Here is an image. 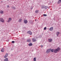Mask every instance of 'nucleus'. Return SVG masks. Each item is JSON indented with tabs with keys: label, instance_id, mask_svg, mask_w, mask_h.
I'll list each match as a JSON object with an SVG mask.
<instances>
[{
	"label": "nucleus",
	"instance_id": "f257e3e1",
	"mask_svg": "<svg viewBox=\"0 0 61 61\" xmlns=\"http://www.w3.org/2000/svg\"><path fill=\"white\" fill-rule=\"evenodd\" d=\"M0 21L2 23H4L5 22V20L2 18H0Z\"/></svg>",
	"mask_w": 61,
	"mask_h": 61
},
{
	"label": "nucleus",
	"instance_id": "f03ea898",
	"mask_svg": "<svg viewBox=\"0 0 61 61\" xmlns=\"http://www.w3.org/2000/svg\"><path fill=\"white\" fill-rule=\"evenodd\" d=\"M51 49H47L46 51V53H47H47H49L50 52Z\"/></svg>",
	"mask_w": 61,
	"mask_h": 61
},
{
	"label": "nucleus",
	"instance_id": "7ed1b4c3",
	"mask_svg": "<svg viewBox=\"0 0 61 61\" xmlns=\"http://www.w3.org/2000/svg\"><path fill=\"white\" fill-rule=\"evenodd\" d=\"M11 20H12V18H9L7 22H9L11 21Z\"/></svg>",
	"mask_w": 61,
	"mask_h": 61
},
{
	"label": "nucleus",
	"instance_id": "20e7f679",
	"mask_svg": "<svg viewBox=\"0 0 61 61\" xmlns=\"http://www.w3.org/2000/svg\"><path fill=\"white\" fill-rule=\"evenodd\" d=\"M24 22L25 24H27L28 21H27V20H24Z\"/></svg>",
	"mask_w": 61,
	"mask_h": 61
},
{
	"label": "nucleus",
	"instance_id": "39448f33",
	"mask_svg": "<svg viewBox=\"0 0 61 61\" xmlns=\"http://www.w3.org/2000/svg\"><path fill=\"white\" fill-rule=\"evenodd\" d=\"M8 53H6L5 56H4V58H6V57H7V56H8Z\"/></svg>",
	"mask_w": 61,
	"mask_h": 61
},
{
	"label": "nucleus",
	"instance_id": "423d86ee",
	"mask_svg": "<svg viewBox=\"0 0 61 61\" xmlns=\"http://www.w3.org/2000/svg\"><path fill=\"white\" fill-rule=\"evenodd\" d=\"M48 41L49 42H51L52 41V39H48Z\"/></svg>",
	"mask_w": 61,
	"mask_h": 61
},
{
	"label": "nucleus",
	"instance_id": "0eeeda50",
	"mask_svg": "<svg viewBox=\"0 0 61 61\" xmlns=\"http://www.w3.org/2000/svg\"><path fill=\"white\" fill-rule=\"evenodd\" d=\"M58 51V50H57V49H56L54 51V52H55V53H57V52Z\"/></svg>",
	"mask_w": 61,
	"mask_h": 61
},
{
	"label": "nucleus",
	"instance_id": "6e6552de",
	"mask_svg": "<svg viewBox=\"0 0 61 61\" xmlns=\"http://www.w3.org/2000/svg\"><path fill=\"white\" fill-rule=\"evenodd\" d=\"M32 41L33 42H35L36 41V40L35 38H33L32 39Z\"/></svg>",
	"mask_w": 61,
	"mask_h": 61
},
{
	"label": "nucleus",
	"instance_id": "1a4fd4ad",
	"mask_svg": "<svg viewBox=\"0 0 61 61\" xmlns=\"http://www.w3.org/2000/svg\"><path fill=\"white\" fill-rule=\"evenodd\" d=\"M4 51L5 49H4L3 48L2 49V50H1V51L2 52H4Z\"/></svg>",
	"mask_w": 61,
	"mask_h": 61
},
{
	"label": "nucleus",
	"instance_id": "9d476101",
	"mask_svg": "<svg viewBox=\"0 0 61 61\" xmlns=\"http://www.w3.org/2000/svg\"><path fill=\"white\" fill-rule=\"evenodd\" d=\"M53 27H51L49 29L51 31L52 30H53Z\"/></svg>",
	"mask_w": 61,
	"mask_h": 61
},
{
	"label": "nucleus",
	"instance_id": "9b49d317",
	"mask_svg": "<svg viewBox=\"0 0 61 61\" xmlns=\"http://www.w3.org/2000/svg\"><path fill=\"white\" fill-rule=\"evenodd\" d=\"M27 33L28 34H30V35H31V31H28L27 32Z\"/></svg>",
	"mask_w": 61,
	"mask_h": 61
},
{
	"label": "nucleus",
	"instance_id": "f8f14e48",
	"mask_svg": "<svg viewBox=\"0 0 61 61\" xmlns=\"http://www.w3.org/2000/svg\"><path fill=\"white\" fill-rule=\"evenodd\" d=\"M18 21L19 22H21V21H22V19L21 18Z\"/></svg>",
	"mask_w": 61,
	"mask_h": 61
},
{
	"label": "nucleus",
	"instance_id": "ddd939ff",
	"mask_svg": "<svg viewBox=\"0 0 61 61\" xmlns=\"http://www.w3.org/2000/svg\"><path fill=\"white\" fill-rule=\"evenodd\" d=\"M4 61H8V58H5L4 60Z\"/></svg>",
	"mask_w": 61,
	"mask_h": 61
},
{
	"label": "nucleus",
	"instance_id": "4468645a",
	"mask_svg": "<svg viewBox=\"0 0 61 61\" xmlns=\"http://www.w3.org/2000/svg\"><path fill=\"white\" fill-rule=\"evenodd\" d=\"M61 2V0H59V1H58V4H60Z\"/></svg>",
	"mask_w": 61,
	"mask_h": 61
},
{
	"label": "nucleus",
	"instance_id": "2eb2a0df",
	"mask_svg": "<svg viewBox=\"0 0 61 61\" xmlns=\"http://www.w3.org/2000/svg\"><path fill=\"white\" fill-rule=\"evenodd\" d=\"M38 12H39V10H36L35 12L36 13H38Z\"/></svg>",
	"mask_w": 61,
	"mask_h": 61
},
{
	"label": "nucleus",
	"instance_id": "dca6fc26",
	"mask_svg": "<svg viewBox=\"0 0 61 61\" xmlns=\"http://www.w3.org/2000/svg\"><path fill=\"white\" fill-rule=\"evenodd\" d=\"M51 51V52H53L54 51V49H51L50 51Z\"/></svg>",
	"mask_w": 61,
	"mask_h": 61
},
{
	"label": "nucleus",
	"instance_id": "f3484780",
	"mask_svg": "<svg viewBox=\"0 0 61 61\" xmlns=\"http://www.w3.org/2000/svg\"><path fill=\"white\" fill-rule=\"evenodd\" d=\"M3 13H4V11H3L1 10L0 11V14H3Z\"/></svg>",
	"mask_w": 61,
	"mask_h": 61
},
{
	"label": "nucleus",
	"instance_id": "a211bd4d",
	"mask_svg": "<svg viewBox=\"0 0 61 61\" xmlns=\"http://www.w3.org/2000/svg\"><path fill=\"white\" fill-rule=\"evenodd\" d=\"M34 61H36V57L34 58L33 59Z\"/></svg>",
	"mask_w": 61,
	"mask_h": 61
},
{
	"label": "nucleus",
	"instance_id": "6ab92c4d",
	"mask_svg": "<svg viewBox=\"0 0 61 61\" xmlns=\"http://www.w3.org/2000/svg\"><path fill=\"white\" fill-rule=\"evenodd\" d=\"M58 50V51H59L60 48L59 47L57 48V49H56Z\"/></svg>",
	"mask_w": 61,
	"mask_h": 61
},
{
	"label": "nucleus",
	"instance_id": "aec40b11",
	"mask_svg": "<svg viewBox=\"0 0 61 61\" xmlns=\"http://www.w3.org/2000/svg\"><path fill=\"white\" fill-rule=\"evenodd\" d=\"M59 32H57V33H56V34L57 36H58V35L59 34Z\"/></svg>",
	"mask_w": 61,
	"mask_h": 61
},
{
	"label": "nucleus",
	"instance_id": "412c9836",
	"mask_svg": "<svg viewBox=\"0 0 61 61\" xmlns=\"http://www.w3.org/2000/svg\"><path fill=\"white\" fill-rule=\"evenodd\" d=\"M27 41L28 42H30V39H28L27 40Z\"/></svg>",
	"mask_w": 61,
	"mask_h": 61
},
{
	"label": "nucleus",
	"instance_id": "4be33fe9",
	"mask_svg": "<svg viewBox=\"0 0 61 61\" xmlns=\"http://www.w3.org/2000/svg\"><path fill=\"white\" fill-rule=\"evenodd\" d=\"M44 30H46V27H45L44 29Z\"/></svg>",
	"mask_w": 61,
	"mask_h": 61
},
{
	"label": "nucleus",
	"instance_id": "5701e85b",
	"mask_svg": "<svg viewBox=\"0 0 61 61\" xmlns=\"http://www.w3.org/2000/svg\"><path fill=\"white\" fill-rule=\"evenodd\" d=\"M43 16H46L47 15H46V14H44L43 15Z\"/></svg>",
	"mask_w": 61,
	"mask_h": 61
},
{
	"label": "nucleus",
	"instance_id": "b1692460",
	"mask_svg": "<svg viewBox=\"0 0 61 61\" xmlns=\"http://www.w3.org/2000/svg\"><path fill=\"white\" fill-rule=\"evenodd\" d=\"M12 43H15V41H12Z\"/></svg>",
	"mask_w": 61,
	"mask_h": 61
},
{
	"label": "nucleus",
	"instance_id": "393cba45",
	"mask_svg": "<svg viewBox=\"0 0 61 61\" xmlns=\"http://www.w3.org/2000/svg\"><path fill=\"white\" fill-rule=\"evenodd\" d=\"M28 45L29 46H31V43L29 44Z\"/></svg>",
	"mask_w": 61,
	"mask_h": 61
},
{
	"label": "nucleus",
	"instance_id": "a878e982",
	"mask_svg": "<svg viewBox=\"0 0 61 61\" xmlns=\"http://www.w3.org/2000/svg\"><path fill=\"white\" fill-rule=\"evenodd\" d=\"M33 45V44L32 43L31 44V46H32Z\"/></svg>",
	"mask_w": 61,
	"mask_h": 61
},
{
	"label": "nucleus",
	"instance_id": "bb28decb",
	"mask_svg": "<svg viewBox=\"0 0 61 61\" xmlns=\"http://www.w3.org/2000/svg\"><path fill=\"white\" fill-rule=\"evenodd\" d=\"M7 7L8 8V7H9V5H8L7 6Z\"/></svg>",
	"mask_w": 61,
	"mask_h": 61
},
{
	"label": "nucleus",
	"instance_id": "cd10ccee",
	"mask_svg": "<svg viewBox=\"0 0 61 61\" xmlns=\"http://www.w3.org/2000/svg\"><path fill=\"white\" fill-rule=\"evenodd\" d=\"M13 9H15V8L14 7H13Z\"/></svg>",
	"mask_w": 61,
	"mask_h": 61
},
{
	"label": "nucleus",
	"instance_id": "c85d7f7f",
	"mask_svg": "<svg viewBox=\"0 0 61 61\" xmlns=\"http://www.w3.org/2000/svg\"><path fill=\"white\" fill-rule=\"evenodd\" d=\"M33 9V8H32L31 9Z\"/></svg>",
	"mask_w": 61,
	"mask_h": 61
},
{
	"label": "nucleus",
	"instance_id": "c756f323",
	"mask_svg": "<svg viewBox=\"0 0 61 61\" xmlns=\"http://www.w3.org/2000/svg\"><path fill=\"white\" fill-rule=\"evenodd\" d=\"M31 35H32V33H31Z\"/></svg>",
	"mask_w": 61,
	"mask_h": 61
},
{
	"label": "nucleus",
	"instance_id": "7c9ffc66",
	"mask_svg": "<svg viewBox=\"0 0 61 61\" xmlns=\"http://www.w3.org/2000/svg\"><path fill=\"white\" fill-rule=\"evenodd\" d=\"M42 46H41V47H42Z\"/></svg>",
	"mask_w": 61,
	"mask_h": 61
},
{
	"label": "nucleus",
	"instance_id": "2f4dec72",
	"mask_svg": "<svg viewBox=\"0 0 61 61\" xmlns=\"http://www.w3.org/2000/svg\"><path fill=\"white\" fill-rule=\"evenodd\" d=\"M36 20H35V21H36Z\"/></svg>",
	"mask_w": 61,
	"mask_h": 61
},
{
	"label": "nucleus",
	"instance_id": "473e14b6",
	"mask_svg": "<svg viewBox=\"0 0 61 61\" xmlns=\"http://www.w3.org/2000/svg\"><path fill=\"white\" fill-rule=\"evenodd\" d=\"M8 1H9V0H7Z\"/></svg>",
	"mask_w": 61,
	"mask_h": 61
}]
</instances>
